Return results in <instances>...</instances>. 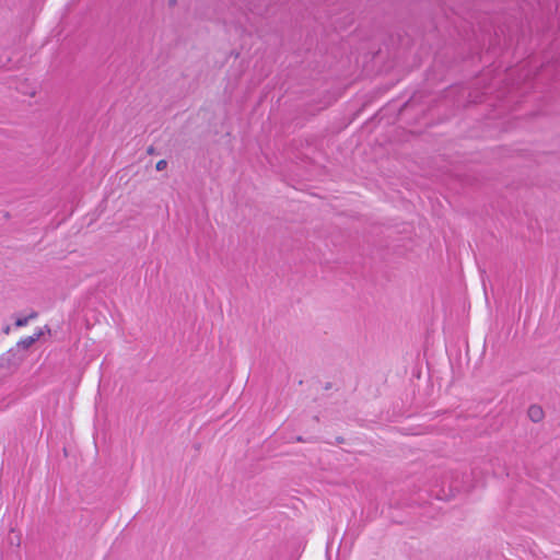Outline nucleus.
Instances as JSON below:
<instances>
[{"instance_id": "6e6552de", "label": "nucleus", "mask_w": 560, "mask_h": 560, "mask_svg": "<svg viewBox=\"0 0 560 560\" xmlns=\"http://www.w3.org/2000/svg\"><path fill=\"white\" fill-rule=\"evenodd\" d=\"M175 3V0H171L170 4L173 5Z\"/></svg>"}, {"instance_id": "0eeeda50", "label": "nucleus", "mask_w": 560, "mask_h": 560, "mask_svg": "<svg viewBox=\"0 0 560 560\" xmlns=\"http://www.w3.org/2000/svg\"><path fill=\"white\" fill-rule=\"evenodd\" d=\"M298 442H304V439L302 436H296L295 439Z\"/></svg>"}, {"instance_id": "f03ea898", "label": "nucleus", "mask_w": 560, "mask_h": 560, "mask_svg": "<svg viewBox=\"0 0 560 560\" xmlns=\"http://www.w3.org/2000/svg\"><path fill=\"white\" fill-rule=\"evenodd\" d=\"M527 416L533 422L538 423L542 421L545 412L540 406L532 405L527 410Z\"/></svg>"}, {"instance_id": "7ed1b4c3", "label": "nucleus", "mask_w": 560, "mask_h": 560, "mask_svg": "<svg viewBox=\"0 0 560 560\" xmlns=\"http://www.w3.org/2000/svg\"><path fill=\"white\" fill-rule=\"evenodd\" d=\"M40 336H42V331H38V332L34 334L33 336H28V337L20 340L18 346L22 347L23 349H27L33 343H35L39 339Z\"/></svg>"}, {"instance_id": "39448f33", "label": "nucleus", "mask_w": 560, "mask_h": 560, "mask_svg": "<svg viewBox=\"0 0 560 560\" xmlns=\"http://www.w3.org/2000/svg\"><path fill=\"white\" fill-rule=\"evenodd\" d=\"M167 166V162L165 160H160L156 165H155V168L156 171L161 172L163 170H165Z\"/></svg>"}, {"instance_id": "423d86ee", "label": "nucleus", "mask_w": 560, "mask_h": 560, "mask_svg": "<svg viewBox=\"0 0 560 560\" xmlns=\"http://www.w3.org/2000/svg\"><path fill=\"white\" fill-rule=\"evenodd\" d=\"M147 152H148L149 154H153V153H154V148H153V147H149V148H148V150H147Z\"/></svg>"}, {"instance_id": "1a4fd4ad", "label": "nucleus", "mask_w": 560, "mask_h": 560, "mask_svg": "<svg viewBox=\"0 0 560 560\" xmlns=\"http://www.w3.org/2000/svg\"><path fill=\"white\" fill-rule=\"evenodd\" d=\"M325 388H326V389H329V388H330V384H327V385L325 386Z\"/></svg>"}, {"instance_id": "20e7f679", "label": "nucleus", "mask_w": 560, "mask_h": 560, "mask_svg": "<svg viewBox=\"0 0 560 560\" xmlns=\"http://www.w3.org/2000/svg\"><path fill=\"white\" fill-rule=\"evenodd\" d=\"M37 316V313L36 312H33L31 313L28 316L26 317H20L15 320V326L16 327H23L25 325H27L28 320L32 319V318H35Z\"/></svg>"}, {"instance_id": "f257e3e1", "label": "nucleus", "mask_w": 560, "mask_h": 560, "mask_svg": "<svg viewBox=\"0 0 560 560\" xmlns=\"http://www.w3.org/2000/svg\"><path fill=\"white\" fill-rule=\"evenodd\" d=\"M466 478L468 477L465 475L459 476L458 474H452L450 477H447L448 492H445V490L442 489L444 492V498L453 497L455 493L460 491H467L469 489V485L465 480Z\"/></svg>"}]
</instances>
